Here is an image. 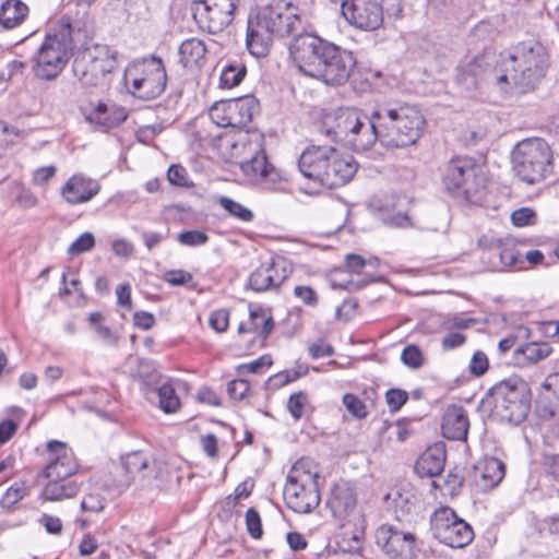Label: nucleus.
Masks as SVG:
<instances>
[{
    "instance_id": "f257e3e1",
    "label": "nucleus",
    "mask_w": 559,
    "mask_h": 559,
    "mask_svg": "<svg viewBox=\"0 0 559 559\" xmlns=\"http://www.w3.org/2000/svg\"><path fill=\"white\" fill-rule=\"evenodd\" d=\"M376 142L386 148L415 144L423 135L426 120L415 105L406 103L379 105L373 111Z\"/></svg>"
},
{
    "instance_id": "f03ea898",
    "label": "nucleus",
    "mask_w": 559,
    "mask_h": 559,
    "mask_svg": "<svg viewBox=\"0 0 559 559\" xmlns=\"http://www.w3.org/2000/svg\"><path fill=\"white\" fill-rule=\"evenodd\" d=\"M299 24L297 8L290 1L272 0L248 20L246 45L249 52L257 58L265 57L273 36H287Z\"/></svg>"
},
{
    "instance_id": "7ed1b4c3",
    "label": "nucleus",
    "mask_w": 559,
    "mask_h": 559,
    "mask_svg": "<svg viewBox=\"0 0 559 559\" xmlns=\"http://www.w3.org/2000/svg\"><path fill=\"white\" fill-rule=\"evenodd\" d=\"M302 176L321 187L333 189L347 183L357 171L353 156L333 146H308L298 159Z\"/></svg>"
},
{
    "instance_id": "20e7f679",
    "label": "nucleus",
    "mask_w": 559,
    "mask_h": 559,
    "mask_svg": "<svg viewBox=\"0 0 559 559\" xmlns=\"http://www.w3.org/2000/svg\"><path fill=\"white\" fill-rule=\"evenodd\" d=\"M503 72L495 75V81L503 91L514 87L527 92L545 75L548 67L546 48L536 40L520 43L503 61Z\"/></svg>"
},
{
    "instance_id": "39448f33",
    "label": "nucleus",
    "mask_w": 559,
    "mask_h": 559,
    "mask_svg": "<svg viewBox=\"0 0 559 559\" xmlns=\"http://www.w3.org/2000/svg\"><path fill=\"white\" fill-rule=\"evenodd\" d=\"M322 132L335 142H344L355 151L369 150L376 143L372 112L365 114L358 108H338L326 114Z\"/></svg>"
},
{
    "instance_id": "423d86ee",
    "label": "nucleus",
    "mask_w": 559,
    "mask_h": 559,
    "mask_svg": "<svg viewBox=\"0 0 559 559\" xmlns=\"http://www.w3.org/2000/svg\"><path fill=\"white\" fill-rule=\"evenodd\" d=\"M74 43L70 23H61L48 32L32 57V72L43 81L57 79L68 64Z\"/></svg>"
},
{
    "instance_id": "0eeeda50",
    "label": "nucleus",
    "mask_w": 559,
    "mask_h": 559,
    "mask_svg": "<svg viewBox=\"0 0 559 559\" xmlns=\"http://www.w3.org/2000/svg\"><path fill=\"white\" fill-rule=\"evenodd\" d=\"M323 478L317 464L309 459L297 461L287 475L284 499L297 513H309L320 503V486Z\"/></svg>"
},
{
    "instance_id": "6e6552de",
    "label": "nucleus",
    "mask_w": 559,
    "mask_h": 559,
    "mask_svg": "<svg viewBox=\"0 0 559 559\" xmlns=\"http://www.w3.org/2000/svg\"><path fill=\"white\" fill-rule=\"evenodd\" d=\"M443 183L455 199L469 204H480L486 195L485 173L472 157L452 158L447 165Z\"/></svg>"
},
{
    "instance_id": "1a4fd4ad",
    "label": "nucleus",
    "mask_w": 559,
    "mask_h": 559,
    "mask_svg": "<svg viewBox=\"0 0 559 559\" xmlns=\"http://www.w3.org/2000/svg\"><path fill=\"white\" fill-rule=\"evenodd\" d=\"M516 176L528 185L545 180L554 170V154L542 138H527L519 142L512 152Z\"/></svg>"
},
{
    "instance_id": "9d476101",
    "label": "nucleus",
    "mask_w": 559,
    "mask_h": 559,
    "mask_svg": "<svg viewBox=\"0 0 559 559\" xmlns=\"http://www.w3.org/2000/svg\"><path fill=\"white\" fill-rule=\"evenodd\" d=\"M326 507L338 522L343 538L353 540L356 546H359L365 535V520L357 509L354 488L345 481L335 484L331 488Z\"/></svg>"
},
{
    "instance_id": "9b49d317",
    "label": "nucleus",
    "mask_w": 559,
    "mask_h": 559,
    "mask_svg": "<svg viewBox=\"0 0 559 559\" xmlns=\"http://www.w3.org/2000/svg\"><path fill=\"white\" fill-rule=\"evenodd\" d=\"M124 84L138 98H157L166 88L167 74L160 58L151 57L130 63L123 75Z\"/></svg>"
},
{
    "instance_id": "f8f14e48",
    "label": "nucleus",
    "mask_w": 559,
    "mask_h": 559,
    "mask_svg": "<svg viewBox=\"0 0 559 559\" xmlns=\"http://www.w3.org/2000/svg\"><path fill=\"white\" fill-rule=\"evenodd\" d=\"M116 68L117 51L107 45L94 44L74 60L73 73L84 86H106Z\"/></svg>"
},
{
    "instance_id": "ddd939ff",
    "label": "nucleus",
    "mask_w": 559,
    "mask_h": 559,
    "mask_svg": "<svg viewBox=\"0 0 559 559\" xmlns=\"http://www.w3.org/2000/svg\"><path fill=\"white\" fill-rule=\"evenodd\" d=\"M495 407L501 419L512 424L522 423L531 408L530 389L520 378L502 380L493 388Z\"/></svg>"
},
{
    "instance_id": "4468645a",
    "label": "nucleus",
    "mask_w": 559,
    "mask_h": 559,
    "mask_svg": "<svg viewBox=\"0 0 559 559\" xmlns=\"http://www.w3.org/2000/svg\"><path fill=\"white\" fill-rule=\"evenodd\" d=\"M335 45L317 35L305 33L293 38L289 45L290 57L297 69L314 79L321 63Z\"/></svg>"
},
{
    "instance_id": "2eb2a0df",
    "label": "nucleus",
    "mask_w": 559,
    "mask_h": 559,
    "mask_svg": "<svg viewBox=\"0 0 559 559\" xmlns=\"http://www.w3.org/2000/svg\"><path fill=\"white\" fill-rule=\"evenodd\" d=\"M431 527L435 537L452 548H463L474 538L472 526L457 518L455 512L448 507L435 511L431 516Z\"/></svg>"
},
{
    "instance_id": "dca6fc26",
    "label": "nucleus",
    "mask_w": 559,
    "mask_h": 559,
    "mask_svg": "<svg viewBox=\"0 0 559 559\" xmlns=\"http://www.w3.org/2000/svg\"><path fill=\"white\" fill-rule=\"evenodd\" d=\"M377 546L391 559H415L419 551L416 535L400 524H382L374 533Z\"/></svg>"
},
{
    "instance_id": "f3484780",
    "label": "nucleus",
    "mask_w": 559,
    "mask_h": 559,
    "mask_svg": "<svg viewBox=\"0 0 559 559\" xmlns=\"http://www.w3.org/2000/svg\"><path fill=\"white\" fill-rule=\"evenodd\" d=\"M240 0H192V14L199 27L211 34L224 31L235 17Z\"/></svg>"
},
{
    "instance_id": "a211bd4d",
    "label": "nucleus",
    "mask_w": 559,
    "mask_h": 559,
    "mask_svg": "<svg viewBox=\"0 0 559 559\" xmlns=\"http://www.w3.org/2000/svg\"><path fill=\"white\" fill-rule=\"evenodd\" d=\"M356 67V59L352 51L334 46L314 79L328 85L338 86L346 83Z\"/></svg>"
},
{
    "instance_id": "6ab92c4d",
    "label": "nucleus",
    "mask_w": 559,
    "mask_h": 559,
    "mask_svg": "<svg viewBox=\"0 0 559 559\" xmlns=\"http://www.w3.org/2000/svg\"><path fill=\"white\" fill-rule=\"evenodd\" d=\"M341 13L349 25L361 31H374L383 22V9L378 0H343Z\"/></svg>"
},
{
    "instance_id": "aec40b11",
    "label": "nucleus",
    "mask_w": 559,
    "mask_h": 559,
    "mask_svg": "<svg viewBox=\"0 0 559 559\" xmlns=\"http://www.w3.org/2000/svg\"><path fill=\"white\" fill-rule=\"evenodd\" d=\"M234 147H242L249 150V158L240 160V169L251 182L264 185L266 188L275 183L280 179L276 169L267 163L261 145H247L246 142L233 144Z\"/></svg>"
},
{
    "instance_id": "412c9836",
    "label": "nucleus",
    "mask_w": 559,
    "mask_h": 559,
    "mask_svg": "<svg viewBox=\"0 0 559 559\" xmlns=\"http://www.w3.org/2000/svg\"><path fill=\"white\" fill-rule=\"evenodd\" d=\"M47 451L49 462L39 477L56 480L73 478L79 465L72 450L66 443L53 440L48 442Z\"/></svg>"
},
{
    "instance_id": "4be33fe9",
    "label": "nucleus",
    "mask_w": 559,
    "mask_h": 559,
    "mask_svg": "<svg viewBox=\"0 0 559 559\" xmlns=\"http://www.w3.org/2000/svg\"><path fill=\"white\" fill-rule=\"evenodd\" d=\"M121 464L130 480L147 486L159 476L157 462L143 451H133L121 457Z\"/></svg>"
},
{
    "instance_id": "5701e85b",
    "label": "nucleus",
    "mask_w": 559,
    "mask_h": 559,
    "mask_svg": "<svg viewBox=\"0 0 559 559\" xmlns=\"http://www.w3.org/2000/svg\"><path fill=\"white\" fill-rule=\"evenodd\" d=\"M289 270L283 259H272L261 264L249 276L248 287L261 293L277 288L288 276Z\"/></svg>"
},
{
    "instance_id": "b1692460",
    "label": "nucleus",
    "mask_w": 559,
    "mask_h": 559,
    "mask_svg": "<svg viewBox=\"0 0 559 559\" xmlns=\"http://www.w3.org/2000/svg\"><path fill=\"white\" fill-rule=\"evenodd\" d=\"M100 191L97 180L82 174L71 176L61 188V195L68 204L76 205L91 201Z\"/></svg>"
},
{
    "instance_id": "393cba45",
    "label": "nucleus",
    "mask_w": 559,
    "mask_h": 559,
    "mask_svg": "<svg viewBox=\"0 0 559 559\" xmlns=\"http://www.w3.org/2000/svg\"><path fill=\"white\" fill-rule=\"evenodd\" d=\"M493 56L490 55H481L475 57L473 60L461 64L457 68L456 81L466 90L475 88L478 83L485 79V76H493L497 74L496 72L489 71L490 62Z\"/></svg>"
},
{
    "instance_id": "a878e982",
    "label": "nucleus",
    "mask_w": 559,
    "mask_h": 559,
    "mask_svg": "<svg viewBox=\"0 0 559 559\" xmlns=\"http://www.w3.org/2000/svg\"><path fill=\"white\" fill-rule=\"evenodd\" d=\"M468 428V417L462 406L450 405L445 408L441 423V430L444 438L463 441L467 437Z\"/></svg>"
},
{
    "instance_id": "bb28decb",
    "label": "nucleus",
    "mask_w": 559,
    "mask_h": 559,
    "mask_svg": "<svg viewBox=\"0 0 559 559\" xmlns=\"http://www.w3.org/2000/svg\"><path fill=\"white\" fill-rule=\"evenodd\" d=\"M445 463V451L442 445L435 444L428 448L417 460L415 471L420 477H435L439 475Z\"/></svg>"
},
{
    "instance_id": "cd10ccee",
    "label": "nucleus",
    "mask_w": 559,
    "mask_h": 559,
    "mask_svg": "<svg viewBox=\"0 0 559 559\" xmlns=\"http://www.w3.org/2000/svg\"><path fill=\"white\" fill-rule=\"evenodd\" d=\"M79 490L80 484L74 478L47 479L40 496L45 501H61L73 498Z\"/></svg>"
},
{
    "instance_id": "c85d7f7f",
    "label": "nucleus",
    "mask_w": 559,
    "mask_h": 559,
    "mask_svg": "<svg viewBox=\"0 0 559 559\" xmlns=\"http://www.w3.org/2000/svg\"><path fill=\"white\" fill-rule=\"evenodd\" d=\"M229 117L228 123H234V127L241 128L247 126L258 109V102L252 96H246L235 99H229Z\"/></svg>"
},
{
    "instance_id": "c756f323",
    "label": "nucleus",
    "mask_w": 559,
    "mask_h": 559,
    "mask_svg": "<svg viewBox=\"0 0 559 559\" xmlns=\"http://www.w3.org/2000/svg\"><path fill=\"white\" fill-rule=\"evenodd\" d=\"M551 353L552 348L548 343L531 342L514 350V360L520 366H526L546 359Z\"/></svg>"
},
{
    "instance_id": "7c9ffc66",
    "label": "nucleus",
    "mask_w": 559,
    "mask_h": 559,
    "mask_svg": "<svg viewBox=\"0 0 559 559\" xmlns=\"http://www.w3.org/2000/svg\"><path fill=\"white\" fill-rule=\"evenodd\" d=\"M28 14V7L21 0H5L0 7V24L11 29L21 25Z\"/></svg>"
},
{
    "instance_id": "2f4dec72",
    "label": "nucleus",
    "mask_w": 559,
    "mask_h": 559,
    "mask_svg": "<svg viewBox=\"0 0 559 559\" xmlns=\"http://www.w3.org/2000/svg\"><path fill=\"white\" fill-rule=\"evenodd\" d=\"M206 53L205 44L198 38H189L179 47L180 60L185 67L200 66Z\"/></svg>"
},
{
    "instance_id": "473e14b6",
    "label": "nucleus",
    "mask_w": 559,
    "mask_h": 559,
    "mask_svg": "<svg viewBox=\"0 0 559 559\" xmlns=\"http://www.w3.org/2000/svg\"><path fill=\"white\" fill-rule=\"evenodd\" d=\"M478 468L485 488L496 487L503 479L506 473L504 464L496 457L486 460Z\"/></svg>"
},
{
    "instance_id": "72a5a7b5",
    "label": "nucleus",
    "mask_w": 559,
    "mask_h": 559,
    "mask_svg": "<svg viewBox=\"0 0 559 559\" xmlns=\"http://www.w3.org/2000/svg\"><path fill=\"white\" fill-rule=\"evenodd\" d=\"M273 318L266 314L262 309L250 310L248 330L251 333L265 338L273 330Z\"/></svg>"
},
{
    "instance_id": "f704fd0d",
    "label": "nucleus",
    "mask_w": 559,
    "mask_h": 559,
    "mask_svg": "<svg viewBox=\"0 0 559 559\" xmlns=\"http://www.w3.org/2000/svg\"><path fill=\"white\" fill-rule=\"evenodd\" d=\"M159 399V407L167 414L175 413L179 406L180 401L176 394L175 388L170 381L162 383L157 389Z\"/></svg>"
},
{
    "instance_id": "c9c22d12",
    "label": "nucleus",
    "mask_w": 559,
    "mask_h": 559,
    "mask_svg": "<svg viewBox=\"0 0 559 559\" xmlns=\"http://www.w3.org/2000/svg\"><path fill=\"white\" fill-rule=\"evenodd\" d=\"M217 202L230 216L241 222L249 223L254 218V214L250 209L228 197H219Z\"/></svg>"
},
{
    "instance_id": "e433bc0d",
    "label": "nucleus",
    "mask_w": 559,
    "mask_h": 559,
    "mask_svg": "<svg viewBox=\"0 0 559 559\" xmlns=\"http://www.w3.org/2000/svg\"><path fill=\"white\" fill-rule=\"evenodd\" d=\"M23 135L24 132L17 127L0 121V157L4 156Z\"/></svg>"
},
{
    "instance_id": "4c0bfd02",
    "label": "nucleus",
    "mask_w": 559,
    "mask_h": 559,
    "mask_svg": "<svg viewBox=\"0 0 559 559\" xmlns=\"http://www.w3.org/2000/svg\"><path fill=\"white\" fill-rule=\"evenodd\" d=\"M243 142H246L248 146L260 145V143L258 142L250 141L248 134L246 133L239 134V138L237 140H234L233 138H225L222 141V145H224L227 148H230V159H233V162L238 165L240 164V160H243V158H249V150L242 148L241 146L236 148L233 146V144L236 145Z\"/></svg>"
},
{
    "instance_id": "58836bf2",
    "label": "nucleus",
    "mask_w": 559,
    "mask_h": 559,
    "mask_svg": "<svg viewBox=\"0 0 559 559\" xmlns=\"http://www.w3.org/2000/svg\"><path fill=\"white\" fill-rule=\"evenodd\" d=\"M246 75V68L243 66H227L221 74V84L224 87H234L238 85Z\"/></svg>"
},
{
    "instance_id": "ea45409f",
    "label": "nucleus",
    "mask_w": 559,
    "mask_h": 559,
    "mask_svg": "<svg viewBox=\"0 0 559 559\" xmlns=\"http://www.w3.org/2000/svg\"><path fill=\"white\" fill-rule=\"evenodd\" d=\"M229 99L215 103L210 108V117L218 127H234V123H228L229 117Z\"/></svg>"
},
{
    "instance_id": "a19ab883",
    "label": "nucleus",
    "mask_w": 559,
    "mask_h": 559,
    "mask_svg": "<svg viewBox=\"0 0 559 559\" xmlns=\"http://www.w3.org/2000/svg\"><path fill=\"white\" fill-rule=\"evenodd\" d=\"M401 360L405 366L413 369H418L425 364L421 349L414 344H408L404 347L401 354Z\"/></svg>"
},
{
    "instance_id": "79ce46f5",
    "label": "nucleus",
    "mask_w": 559,
    "mask_h": 559,
    "mask_svg": "<svg viewBox=\"0 0 559 559\" xmlns=\"http://www.w3.org/2000/svg\"><path fill=\"white\" fill-rule=\"evenodd\" d=\"M26 487L24 483H14L4 492L0 500V506L4 509H10L16 504L26 495Z\"/></svg>"
},
{
    "instance_id": "37998d69",
    "label": "nucleus",
    "mask_w": 559,
    "mask_h": 559,
    "mask_svg": "<svg viewBox=\"0 0 559 559\" xmlns=\"http://www.w3.org/2000/svg\"><path fill=\"white\" fill-rule=\"evenodd\" d=\"M307 395L305 392H296L292 394L287 402V409L295 420H298L304 415V408L307 404Z\"/></svg>"
},
{
    "instance_id": "c03bdc74",
    "label": "nucleus",
    "mask_w": 559,
    "mask_h": 559,
    "mask_svg": "<svg viewBox=\"0 0 559 559\" xmlns=\"http://www.w3.org/2000/svg\"><path fill=\"white\" fill-rule=\"evenodd\" d=\"M343 404L354 417L361 419L367 416V407L358 396L347 393L343 396Z\"/></svg>"
},
{
    "instance_id": "a18cd8bd",
    "label": "nucleus",
    "mask_w": 559,
    "mask_h": 559,
    "mask_svg": "<svg viewBox=\"0 0 559 559\" xmlns=\"http://www.w3.org/2000/svg\"><path fill=\"white\" fill-rule=\"evenodd\" d=\"M95 245L94 236L86 231L79 236L72 245L68 248V253L71 255H79L83 252L90 251Z\"/></svg>"
},
{
    "instance_id": "49530a36",
    "label": "nucleus",
    "mask_w": 559,
    "mask_h": 559,
    "mask_svg": "<svg viewBox=\"0 0 559 559\" xmlns=\"http://www.w3.org/2000/svg\"><path fill=\"white\" fill-rule=\"evenodd\" d=\"M107 106L103 103H99L95 109L90 114L88 120L93 123L98 124L100 128L107 130L112 128L117 122L109 118L107 114Z\"/></svg>"
},
{
    "instance_id": "de8ad7c7",
    "label": "nucleus",
    "mask_w": 559,
    "mask_h": 559,
    "mask_svg": "<svg viewBox=\"0 0 559 559\" xmlns=\"http://www.w3.org/2000/svg\"><path fill=\"white\" fill-rule=\"evenodd\" d=\"M178 241L188 247H197L205 245L209 240V236L200 230H186L178 235Z\"/></svg>"
},
{
    "instance_id": "09e8293b",
    "label": "nucleus",
    "mask_w": 559,
    "mask_h": 559,
    "mask_svg": "<svg viewBox=\"0 0 559 559\" xmlns=\"http://www.w3.org/2000/svg\"><path fill=\"white\" fill-rule=\"evenodd\" d=\"M246 525L250 536L254 539L261 538L263 531L261 518L257 510L250 508L246 513Z\"/></svg>"
},
{
    "instance_id": "8fccbe9b",
    "label": "nucleus",
    "mask_w": 559,
    "mask_h": 559,
    "mask_svg": "<svg viewBox=\"0 0 559 559\" xmlns=\"http://www.w3.org/2000/svg\"><path fill=\"white\" fill-rule=\"evenodd\" d=\"M536 214L530 207H521L512 212L511 222L516 227L534 224Z\"/></svg>"
},
{
    "instance_id": "3c124183",
    "label": "nucleus",
    "mask_w": 559,
    "mask_h": 559,
    "mask_svg": "<svg viewBox=\"0 0 559 559\" xmlns=\"http://www.w3.org/2000/svg\"><path fill=\"white\" fill-rule=\"evenodd\" d=\"M209 322L214 331L225 332L229 324V312L225 309L215 310L211 313Z\"/></svg>"
},
{
    "instance_id": "603ef678",
    "label": "nucleus",
    "mask_w": 559,
    "mask_h": 559,
    "mask_svg": "<svg viewBox=\"0 0 559 559\" xmlns=\"http://www.w3.org/2000/svg\"><path fill=\"white\" fill-rule=\"evenodd\" d=\"M488 366L487 355L483 352H476L469 361L468 370L473 376L480 377L487 371Z\"/></svg>"
},
{
    "instance_id": "864d4df0",
    "label": "nucleus",
    "mask_w": 559,
    "mask_h": 559,
    "mask_svg": "<svg viewBox=\"0 0 559 559\" xmlns=\"http://www.w3.org/2000/svg\"><path fill=\"white\" fill-rule=\"evenodd\" d=\"M294 296L309 307H314L318 304V295L310 286L297 285L294 288Z\"/></svg>"
},
{
    "instance_id": "5fc2aeb1",
    "label": "nucleus",
    "mask_w": 559,
    "mask_h": 559,
    "mask_svg": "<svg viewBox=\"0 0 559 559\" xmlns=\"http://www.w3.org/2000/svg\"><path fill=\"white\" fill-rule=\"evenodd\" d=\"M164 280L171 286H182L192 282L193 276L183 270H170L164 274Z\"/></svg>"
},
{
    "instance_id": "6e6d98bb",
    "label": "nucleus",
    "mask_w": 559,
    "mask_h": 559,
    "mask_svg": "<svg viewBox=\"0 0 559 559\" xmlns=\"http://www.w3.org/2000/svg\"><path fill=\"white\" fill-rule=\"evenodd\" d=\"M250 390V383L245 379H237L229 382L227 391L234 400H242Z\"/></svg>"
},
{
    "instance_id": "4d7b16f0",
    "label": "nucleus",
    "mask_w": 559,
    "mask_h": 559,
    "mask_svg": "<svg viewBox=\"0 0 559 559\" xmlns=\"http://www.w3.org/2000/svg\"><path fill=\"white\" fill-rule=\"evenodd\" d=\"M407 393L399 389H391L386 392L385 399L391 411H399L407 401Z\"/></svg>"
},
{
    "instance_id": "13d9d810",
    "label": "nucleus",
    "mask_w": 559,
    "mask_h": 559,
    "mask_svg": "<svg viewBox=\"0 0 559 559\" xmlns=\"http://www.w3.org/2000/svg\"><path fill=\"white\" fill-rule=\"evenodd\" d=\"M414 497L408 493H401L397 492L396 497H394V508L396 513H401L402 515L407 514L411 512L412 507H414Z\"/></svg>"
},
{
    "instance_id": "bf43d9fd",
    "label": "nucleus",
    "mask_w": 559,
    "mask_h": 559,
    "mask_svg": "<svg viewBox=\"0 0 559 559\" xmlns=\"http://www.w3.org/2000/svg\"><path fill=\"white\" fill-rule=\"evenodd\" d=\"M81 509L84 512H100L104 509V500L98 495H86L81 502Z\"/></svg>"
},
{
    "instance_id": "052dcab7",
    "label": "nucleus",
    "mask_w": 559,
    "mask_h": 559,
    "mask_svg": "<svg viewBox=\"0 0 559 559\" xmlns=\"http://www.w3.org/2000/svg\"><path fill=\"white\" fill-rule=\"evenodd\" d=\"M466 342V336L460 332H450L442 337L441 346L445 350H451L462 346Z\"/></svg>"
},
{
    "instance_id": "680f3d73",
    "label": "nucleus",
    "mask_w": 559,
    "mask_h": 559,
    "mask_svg": "<svg viewBox=\"0 0 559 559\" xmlns=\"http://www.w3.org/2000/svg\"><path fill=\"white\" fill-rule=\"evenodd\" d=\"M300 378V373H293V370L281 371L269 378V382L274 388H281Z\"/></svg>"
},
{
    "instance_id": "e2e57ef3",
    "label": "nucleus",
    "mask_w": 559,
    "mask_h": 559,
    "mask_svg": "<svg viewBox=\"0 0 559 559\" xmlns=\"http://www.w3.org/2000/svg\"><path fill=\"white\" fill-rule=\"evenodd\" d=\"M55 166H44L37 168L33 174V182L36 186H45L55 175H56Z\"/></svg>"
},
{
    "instance_id": "0e129e2a",
    "label": "nucleus",
    "mask_w": 559,
    "mask_h": 559,
    "mask_svg": "<svg viewBox=\"0 0 559 559\" xmlns=\"http://www.w3.org/2000/svg\"><path fill=\"white\" fill-rule=\"evenodd\" d=\"M167 178L171 185L185 186L187 181V170L180 165H171L167 171Z\"/></svg>"
},
{
    "instance_id": "69168bd1",
    "label": "nucleus",
    "mask_w": 559,
    "mask_h": 559,
    "mask_svg": "<svg viewBox=\"0 0 559 559\" xmlns=\"http://www.w3.org/2000/svg\"><path fill=\"white\" fill-rule=\"evenodd\" d=\"M345 265L350 273L359 274L367 265V260L359 254L349 253L345 257Z\"/></svg>"
},
{
    "instance_id": "338daca9",
    "label": "nucleus",
    "mask_w": 559,
    "mask_h": 559,
    "mask_svg": "<svg viewBox=\"0 0 559 559\" xmlns=\"http://www.w3.org/2000/svg\"><path fill=\"white\" fill-rule=\"evenodd\" d=\"M117 302L119 306L131 309V286L128 283L120 284L116 289Z\"/></svg>"
},
{
    "instance_id": "774afa93",
    "label": "nucleus",
    "mask_w": 559,
    "mask_h": 559,
    "mask_svg": "<svg viewBox=\"0 0 559 559\" xmlns=\"http://www.w3.org/2000/svg\"><path fill=\"white\" fill-rule=\"evenodd\" d=\"M39 522L49 534H60L62 531V522L59 518L44 514Z\"/></svg>"
}]
</instances>
